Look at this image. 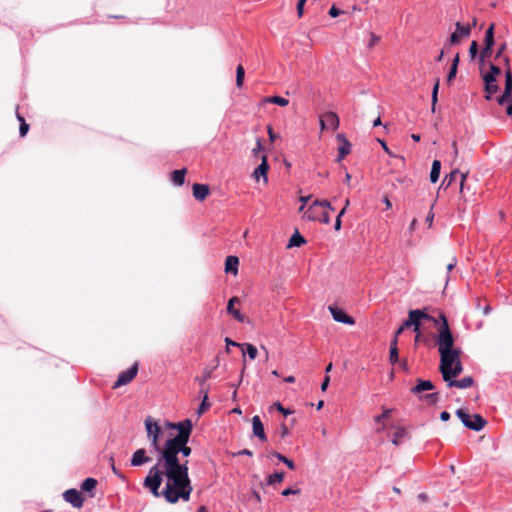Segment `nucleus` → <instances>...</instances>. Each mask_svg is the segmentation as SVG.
Here are the masks:
<instances>
[{"label": "nucleus", "instance_id": "nucleus-55", "mask_svg": "<svg viewBox=\"0 0 512 512\" xmlns=\"http://www.w3.org/2000/svg\"><path fill=\"white\" fill-rule=\"evenodd\" d=\"M299 493H300L299 489H292V488H286L282 491L283 496H289L292 494H299Z\"/></svg>", "mask_w": 512, "mask_h": 512}, {"label": "nucleus", "instance_id": "nucleus-20", "mask_svg": "<svg viewBox=\"0 0 512 512\" xmlns=\"http://www.w3.org/2000/svg\"><path fill=\"white\" fill-rule=\"evenodd\" d=\"M461 174V181H460V192H463L464 184L468 176L467 172H460L459 169H454L450 172L448 176H446L443 180V184L447 183V186H449L456 178L457 174Z\"/></svg>", "mask_w": 512, "mask_h": 512}, {"label": "nucleus", "instance_id": "nucleus-33", "mask_svg": "<svg viewBox=\"0 0 512 512\" xmlns=\"http://www.w3.org/2000/svg\"><path fill=\"white\" fill-rule=\"evenodd\" d=\"M494 27L495 25L491 24L485 33L484 42L486 46H493L494 44Z\"/></svg>", "mask_w": 512, "mask_h": 512}, {"label": "nucleus", "instance_id": "nucleus-28", "mask_svg": "<svg viewBox=\"0 0 512 512\" xmlns=\"http://www.w3.org/2000/svg\"><path fill=\"white\" fill-rule=\"evenodd\" d=\"M97 483V480L94 478H86L81 484V489L85 492L91 493V496H94L92 492L96 488Z\"/></svg>", "mask_w": 512, "mask_h": 512}, {"label": "nucleus", "instance_id": "nucleus-47", "mask_svg": "<svg viewBox=\"0 0 512 512\" xmlns=\"http://www.w3.org/2000/svg\"><path fill=\"white\" fill-rule=\"evenodd\" d=\"M478 53V44L476 41H472L469 47V54L471 59H474Z\"/></svg>", "mask_w": 512, "mask_h": 512}, {"label": "nucleus", "instance_id": "nucleus-10", "mask_svg": "<svg viewBox=\"0 0 512 512\" xmlns=\"http://www.w3.org/2000/svg\"><path fill=\"white\" fill-rule=\"evenodd\" d=\"M329 311L336 322L344 323L347 325H354L355 320L353 317L347 315L342 309L335 306H329Z\"/></svg>", "mask_w": 512, "mask_h": 512}, {"label": "nucleus", "instance_id": "nucleus-53", "mask_svg": "<svg viewBox=\"0 0 512 512\" xmlns=\"http://www.w3.org/2000/svg\"><path fill=\"white\" fill-rule=\"evenodd\" d=\"M225 343H226V351L229 352L230 351V348L229 347H232V346H237V347H242L243 345L242 344H239V343H236L234 342L233 340H231L230 338H225Z\"/></svg>", "mask_w": 512, "mask_h": 512}, {"label": "nucleus", "instance_id": "nucleus-19", "mask_svg": "<svg viewBox=\"0 0 512 512\" xmlns=\"http://www.w3.org/2000/svg\"><path fill=\"white\" fill-rule=\"evenodd\" d=\"M420 326H421V323H417L409 312L408 318L406 320H404L403 323L401 324V326L396 330V336H400L405 329L410 328V327H413L414 332H419Z\"/></svg>", "mask_w": 512, "mask_h": 512}, {"label": "nucleus", "instance_id": "nucleus-35", "mask_svg": "<svg viewBox=\"0 0 512 512\" xmlns=\"http://www.w3.org/2000/svg\"><path fill=\"white\" fill-rule=\"evenodd\" d=\"M244 76L245 70L244 67L240 64L237 66L236 69V85L238 88H241L243 86Z\"/></svg>", "mask_w": 512, "mask_h": 512}, {"label": "nucleus", "instance_id": "nucleus-43", "mask_svg": "<svg viewBox=\"0 0 512 512\" xmlns=\"http://www.w3.org/2000/svg\"><path fill=\"white\" fill-rule=\"evenodd\" d=\"M399 360V351H398V348H390V353H389V361L392 365H394L395 363H397Z\"/></svg>", "mask_w": 512, "mask_h": 512}, {"label": "nucleus", "instance_id": "nucleus-63", "mask_svg": "<svg viewBox=\"0 0 512 512\" xmlns=\"http://www.w3.org/2000/svg\"><path fill=\"white\" fill-rule=\"evenodd\" d=\"M341 224H342L341 218L336 217L335 224H334V229L336 231H339L341 229Z\"/></svg>", "mask_w": 512, "mask_h": 512}, {"label": "nucleus", "instance_id": "nucleus-9", "mask_svg": "<svg viewBox=\"0 0 512 512\" xmlns=\"http://www.w3.org/2000/svg\"><path fill=\"white\" fill-rule=\"evenodd\" d=\"M437 320H438L439 327H438V336H437V339H436V344H437L438 347H440V345H441V340L440 339H441L443 334H445V333L449 334L451 339H454V338H453V335H452V332L450 330V327H449V324H448V321H447V318H446L445 314L441 312L439 314V317H438Z\"/></svg>", "mask_w": 512, "mask_h": 512}, {"label": "nucleus", "instance_id": "nucleus-46", "mask_svg": "<svg viewBox=\"0 0 512 512\" xmlns=\"http://www.w3.org/2000/svg\"><path fill=\"white\" fill-rule=\"evenodd\" d=\"M500 73H501V69L497 65L492 64V63L489 65V71L486 72V74L492 75L495 78H497V76L500 75Z\"/></svg>", "mask_w": 512, "mask_h": 512}, {"label": "nucleus", "instance_id": "nucleus-41", "mask_svg": "<svg viewBox=\"0 0 512 512\" xmlns=\"http://www.w3.org/2000/svg\"><path fill=\"white\" fill-rule=\"evenodd\" d=\"M406 436V430L404 428H399L393 435L392 443L394 445H399L402 438Z\"/></svg>", "mask_w": 512, "mask_h": 512}, {"label": "nucleus", "instance_id": "nucleus-30", "mask_svg": "<svg viewBox=\"0 0 512 512\" xmlns=\"http://www.w3.org/2000/svg\"><path fill=\"white\" fill-rule=\"evenodd\" d=\"M263 102L264 103L276 104V105H279V106H282V107H285V106H287L289 104L288 99H286L284 97H280V96L265 97L263 99Z\"/></svg>", "mask_w": 512, "mask_h": 512}, {"label": "nucleus", "instance_id": "nucleus-8", "mask_svg": "<svg viewBox=\"0 0 512 512\" xmlns=\"http://www.w3.org/2000/svg\"><path fill=\"white\" fill-rule=\"evenodd\" d=\"M63 498L66 502L70 503L75 508H81L84 503V498L80 491L77 489H68L63 493Z\"/></svg>", "mask_w": 512, "mask_h": 512}, {"label": "nucleus", "instance_id": "nucleus-27", "mask_svg": "<svg viewBox=\"0 0 512 512\" xmlns=\"http://www.w3.org/2000/svg\"><path fill=\"white\" fill-rule=\"evenodd\" d=\"M186 172H187V170L185 168L179 169V170H174L171 174L172 182L177 186L183 185Z\"/></svg>", "mask_w": 512, "mask_h": 512}, {"label": "nucleus", "instance_id": "nucleus-60", "mask_svg": "<svg viewBox=\"0 0 512 512\" xmlns=\"http://www.w3.org/2000/svg\"><path fill=\"white\" fill-rule=\"evenodd\" d=\"M112 471L115 475H117L120 479L125 480L124 475L116 468L115 465H112Z\"/></svg>", "mask_w": 512, "mask_h": 512}, {"label": "nucleus", "instance_id": "nucleus-49", "mask_svg": "<svg viewBox=\"0 0 512 512\" xmlns=\"http://www.w3.org/2000/svg\"><path fill=\"white\" fill-rule=\"evenodd\" d=\"M273 407H275L279 412H281L282 414H284L285 416L289 415L292 413V411H290L289 409H285L281 403L279 402H275L273 404Z\"/></svg>", "mask_w": 512, "mask_h": 512}, {"label": "nucleus", "instance_id": "nucleus-56", "mask_svg": "<svg viewBox=\"0 0 512 512\" xmlns=\"http://www.w3.org/2000/svg\"><path fill=\"white\" fill-rule=\"evenodd\" d=\"M262 149H263V146L261 143V139H257L256 147L252 150L253 155L256 156L258 154V152H260Z\"/></svg>", "mask_w": 512, "mask_h": 512}, {"label": "nucleus", "instance_id": "nucleus-38", "mask_svg": "<svg viewBox=\"0 0 512 512\" xmlns=\"http://www.w3.org/2000/svg\"><path fill=\"white\" fill-rule=\"evenodd\" d=\"M439 79L436 80L435 84H434V87H433V90H432V106H431V110L432 112H435V108H436V104H437V101H438V90H439Z\"/></svg>", "mask_w": 512, "mask_h": 512}, {"label": "nucleus", "instance_id": "nucleus-61", "mask_svg": "<svg viewBox=\"0 0 512 512\" xmlns=\"http://www.w3.org/2000/svg\"><path fill=\"white\" fill-rule=\"evenodd\" d=\"M378 142L381 144L382 148L384 149V151H385L387 154H389V155H391V154H392V153H391V151L389 150V148H388V146H387L386 142H385L384 140L378 139Z\"/></svg>", "mask_w": 512, "mask_h": 512}, {"label": "nucleus", "instance_id": "nucleus-42", "mask_svg": "<svg viewBox=\"0 0 512 512\" xmlns=\"http://www.w3.org/2000/svg\"><path fill=\"white\" fill-rule=\"evenodd\" d=\"M246 347V353L248 354L250 359H255L257 357V348L249 343L244 344Z\"/></svg>", "mask_w": 512, "mask_h": 512}, {"label": "nucleus", "instance_id": "nucleus-44", "mask_svg": "<svg viewBox=\"0 0 512 512\" xmlns=\"http://www.w3.org/2000/svg\"><path fill=\"white\" fill-rule=\"evenodd\" d=\"M492 54V46H486L480 53V61L483 63L486 58H489Z\"/></svg>", "mask_w": 512, "mask_h": 512}, {"label": "nucleus", "instance_id": "nucleus-26", "mask_svg": "<svg viewBox=\"0 0 512 512\" xmlns=\"http://www.w3.org/2000/svg\"><path fill=\"white\" fill-rule=\"evenodd\" d=\"M391 413H392V409L383 408L382 414L374 417V422L380 425V427L377 428V432H380L385 429L384 422L386 419H388L390 417Z\"/></svg>", "mask_w": 512, "mask_h": 512}, {"label": "nucleus", "instance_id": "nucleus-36", "mask_svg": "<svg viewBox=\"0 0 512 512\" xmlns=\"http://www.w3.org/2000/svg\"><path fill=\"white\" fill-rule=\"evenodd\" d=\"M17 119L20 122V127H19L20 136L24 137V136H26V134L29 131V125L26 123L24 117L21 116L19 113H17Z\"/></svg>", "mask_w": 512, "mask_h": 512}, {"label": "nucleus", "instance_id": "nucleus-25", "mask_svg": "<svg viewBox=\"0 0 512 512\" xmlns=\"http://www.w3.org/2000/svg\"><path fill=\"white\" fill-rule=\"evenodd\" d=\"M323 118L326 120L327 125H329L333 130L338 129L340 120L335 112L328 111L323 115Z\"/></svg>", "mask_w": 512, "mask_h": 512}, {"label": "nucleus", "instance_id": "nucleus-59", "mask_svg": "<svg viewBox=\"0 0 512 512\" xmlns=\"http://www.w3.org/2000/svg\"><path fill=\"white\" fill-rule=\"evenodd\" d=\"M398 337L396 336V333L394 334V337L392 338L390 342V348H398Z\"/></svg>", "mask_w": 512, "mask_h": 512}, {"label": "nucleus", "instance_id": "nucleus-32", "mask_svg": "<svg viewBox=\"0 0 512 512\" xmlns=\"http://www.w3.org/2000/svg\"><path fill=\"white\" fill-rule=\"evenodd\" d=\"M284 472H276L267 477V483L269 485H274L276 483H281L284 479Z\"/></svg>", "mask_w": 512, "mask_h": 512}, {"label": "nucleus", "instance_id": "nucleus-45", "mask_svg": "<svg viewBox=\"0 0 512 512\" xmlns=\"http://www.w3.org/2000/svg\"><path fill=\"white\" fill-rule=\"evenodd\" d=\"M318 218L316 220H319L320 222L324 224L330 223V215L327 211L323 210L321 213H317Z\"/></svg>", "mask_w": 512, "mask_h": 512}, {"label": "nucleus", "instance_id": "nucleus-16", "mask_svg": "<svg viewBox=\"0 0 512 512\" xmlns=\"http://www.w3.org/2000/svg\"><path fill=\"white\" fill-rule=\"evenodd\" d=\"M448 387H456L459 389H466L474 385V379L471 376H466L460 380L455 378L445 381Z\"/></svg>", "mask_w": 512, "mask_h": 512}, {"label": "nucleus", "instance_id": "nucleus-22", "mask_svg": "<svg viewBox=\"0 0 512 512\" xmlns=\"http://www.w3.org/2000/svg\"><path fill=\"white\" fill-rule=\"evenodd\" d=\"M417 385L411 389L413 394H420L424 391L433 390L434 384L430 380L417 379Z\"/></svg>", "mask_w": 512, "mask_h": 512}, {"label": "nucleus", "instance_id": "nucleus-29", "mask_svg": "<svg viewBox=\"0 0 512 512\" xmlns=\"http://www.w3.org/2000/svg\"><path fill=\"white\" fill-rule=\"evenodd\" d=\"M441 170V162L439 160H434L432 163V168L430 172V181L432 183H436L439 179Z\"/></svg>", "mask_w": 512, "mask_h": 512}, {"label": "nucleus", "instance_id": "nucleus-2", "mask_svg": "<svg viewBox=\"0 0 512 512\" xmlns=\"http://www.w3.org/2000/svg\"><path fill=\"white\" fill-rule=\"evenodd\" d=\"M441 345L438 347L440 354L439 371L444 381L451 380L459 376L463 371V365L460 360L461 351L454 348V339L449 334H443Z\"/></svg>", "mask_w": 512, "mask_h": 512}, {"label": "nucleus", "instance_id": "nucleus-24", "mask_svg": "<svg viewBox=\"0 0 512 512\" xmlns=\"http://www.w3.org/2000/svg\"><path fill=\"white\" fill-rule=\"evenodd\" d=\"M239 259L236 256L230 255L225 260V272L237 275Z\"/></svg>", "mask_w": 512, "mask_h": 512}, {"label": "nucleus", "instance_id": "nucleus-13", "mask_svg": "<svg viewBox=\"0 0 512 512\" xmlns=\"http://www.w3.org/2000/svg\"><path fill=\"white\" fill-rule=\"evenodd\" d=\"M340 146L338 148L339 155L337 161H342L351 152V143L347 140L344 134H338L336 136Z\"/></svg>", "mask_w": 512, "mask_h": 512}, {"label": "nucleus", "instance_id": "nucleus-4", "mask_svg": "<svg viewBox=\"0 0 512 512\" xmlns=\"http://www.w3.org/2000/svg\"><path fill=\"white\" fill-rule=\"evenodd\" d=\"M456 415L465 427L474 431H480L487 425V421L480 414L470 415L464 409H458Z\"/></svg>", "mask_w": 512, "mask_h": 512}, {"label": "nucleus", "instance_id": "nucleus-54", "mask_svg": "<svg viewBox=\"0 0 512 512\" xmlns=\"http://www.w3.org/2000/svg\"><path fill=\"white\" fill-rule=\"evenodd\" d=\"M289 429L288 427L286 426V424H281L280 426V436L282 439H284L287 435H289Z\"/></svg>", "mask_w": 512, "mask_h": 512}, {"label": "nucleus", "instance_id": "nucleus-18", "mask_svg": "<svg viewBox=\"0 0 512 512\" xmlns=\"http://www.w3.org/2000/svg\"><path fill=\"white\" fill-rule=\"evenodd\" d=\"M253 434L258 437L261 441H266L267 437L264 431L263 423L259 416L255 415L252 418Z\"/></svg>", "mask_w": 512, "mask_h": 512}, {"label": "nucleus", "instance_id": "nucleus-40", "mask_svg": "<svg viewBox=\"0 0 512 512\" xmlns=\"http://www.w3.org/2000/svg\"><path fill=\"white\" fill-rule=\"evenodd\" d=\"M420 399L425 401L428 405H434L438 402L439 395H438V393H429V394H426V395L420 397Z\"/></svg>", "mask_w": 512, "mask_h": 512}, {"label": "nucleus", "instance_id": "nucleus-11", "mask_svg": "<svg viewBox=\"0 0 512 512\" xmlns=\"http://www.w3.org/2000/svg\"><path fill=\"white\" fill-rule=\"evenodd\" d=\"M317 206H320L322 208H327V209H329L331 211L334 210V208L331 206L330 202H328L327 200H322V201L315 200L309 206L307 211L305 212V215L307 216L308 219L315 221L318 218L317 211H316V207Z\"/></svg>", "mask_w": 512, "mask_h": 512}, {"label": "nucleus", "instance_id": "nucleus-3", "mask_svg": "<svg viewBox=\"0 0 512 512\" xmlns=\"http://www.w3.org/2000/svg\"><path fill=\"white\" fill-rule=\"evenodd\" d=\"M145 429L147 433V439L150 441L151 447L158 453L161 454L162 446H160V436L162 434V428L160 425L153 420L152 417L145 419Z\"/></svg>", "mask_w": 512, "mask_h": 512}, {"label": "nucleus", "instance_id": "nucleus-17", "mask_svg": "<svg viewBox=\"0 0 512 512\" xmlns=\"http://www.w3.org/2000/svg\"><path fill=\"white\" fill-rule=\"evenodd\" d=\"M193 196L198 201H203L210 193V188L206 184L195 183L192 186Z\"/></svg>", "mask_w": 512, "mask_h": 512}, {"label": "nucleus", "instance_id": "nucleus-31", "mask_svg": "<svg viewBox=\"0 0 512 512\" xmlns=\"http://www.w3.org/2000/svg\"><path fill=\"white\" fill-rule=\"evenodd\" d=\"M306 242V240L304 239V237L298 232L296 231L290 238L289 240V244H288V247H300L301 245H303L304 243Z\"/></svg>", "mask_w": 512, "mask_h": 512}, {"label": "nucleus", "instance_id": "nucleus-52", "mask_svg": "<svg viewBox=\"0 0 512 512\" xmlns=\"http://www.w3.org/2000/svg\"><path fill=\"white\" fill-rule=\"evenodd\" d=\"M456 74H457V67H452L450 68V71L447 75V82L448 83H451L453 81V79L456 77Z\"/></svg>", "mask_w": 512, "mask_h": 512}, {"label": "nucleus", "instance_id": "nucleus-23", "mask_svg": "<svg viewBox=\"0 0 512 512\" xmlns=\"http://www.w3.org/2000/svg\"><path fill=\"white\" fill-rule=\"evenodd\" d=\"M412 317L415 319L417 323H421V320H429L432 321L435 325H438V320L432 316H430L428 313H426L425 310L415 309L409 311Z\"/></svg>", "mask_w": 512, "mask_h": 512}, {"label": "nucleus", "instance_id": "nucleus-57", "mask_svg": "<svg viewBox=\"0 0 512 512\" xmlns=\"http://www.w3.org/2000/svg\"><path fill=\"white\" fill-rule=\"evenodd\" d=\"M267 132H268L270 141L273 142L276 139V137H277L276 134L273 131V128L271 126H268Z\"/></svg>", "mask_w": 512, "mask_h": 512}, {"label": "nucleus", "instance_id": "nucleus-39", "mask_svg": "<svg viewBox=\"0 0 512 512\" xmlns=\"http://www.w3.org/2000/svg\"><path fill=\"white\" fill-rule=\"evenodd\" d=\"M212 376V369L205 368L204 372L201 376L196 377V381L200 384V386H203L207 380H209Z\"/></svg>", "mask_w": 512, "mask_h": 512}, {"label": "nucleus", "instance_id": "nucleus-37", "mask_svg": "<svg viewBox=\"0 0 512 512\" xmlns=\"http://www.w3.org/2000/svg\"><path fill=\"white\" fill-rule=\"evenodd\" d=\"M272 455L275 456L279 461L286 464L289 469L295 470L296 467L292 460L288 459L287 457H285L284 455H282L281 453H278V452H273Z\"/></svg>", "mask_w": 512, "mask_h": 512}, {"label": "nucleus", "instance_id": "nucleus-7", "mask_svg": "<svg viewBox=\"0 0 512 512\" xmlns=\"http://www.w3.org/2000/svg\"><path fill=\"white\" fill-rule=\"evenodd\" d=\"M138 373V363H134V365L126 371H123L119 374L117 381L113 384L112 388L117 389L123 385H127L130 383Z\"/></svg>", "mask_w": 512, "mask_h": 512}, {"label": "nucleus", "instance_id": "nucleus-12", "mask_svg": "<svg viewBox=\"0 0 512 512\" xmlns=\"http://www.w3.org/2000/svg\"><path fill=\"white\" fill-rule=\"evenodd\" d=\"M481 74H482V79L484 82V90L488 94L486 96V99L489 100L490 95L495 94L499 89V87L497 85V80L492 75H488V74L482 73V72H481Z\"/></svg>", "mask_w": 512, "mask_h": 512}, {"label": "nucleus", "instance_id": "nucleus-21", "mask_svg": "<svg viewBox=\"0 0 512 512\" xmlns=\"http://www.w3.org/2000/svg\"><path fill=\"white\" fill-rule=\"evenodd\" d=\"M261 160H262L261 164L254 170L253 176L255 177V179L257 181L259 180L260 176H262L264 179V182H267V172L269 169L267 156L263 155Z\"/></svg>", "mask_w": 512, "mask_h": 512}, {"label": "nucleus", "instance_id": "nucleus-48", "mask_svg": "<svg viewBox=\"0 0 512 512\" xmlns=\"http://www.w3.org/2000/svg\"><path fill=\"white\" fill-rule=\"evenodd\" d=\"M307 0H298V3H297V15L299 18H301L303 16V13H304V5L306 3Z\"/></svg>", "mask_w": 512, "mask_h": 512}, {"label": "nucleus", "instance_id": "nucleus-62", "mask_svg": "<svg viewBox=\"0 0 512 512\" xmlns=\"http://www.w3.org/2000/svg\"><path fill=\"white\" fill-rule=\"evenodd\" d=\"M440 419L442 421H448L450 419V414L447 411H443L440 414Z\"/></svg>", "mask_w": 512, "mask_h": 512}, {"label": "nucleus", "instance_id": "nucleus-64", "mask_svg": "<svg viewBox=\"0 0 512 512\" xmlns=\"http://www.w3.org/2000/svg\"><path fill=\"white\" fill-rule=\"evenodd\" d=\"M456 266V259L453 258L450 263L447 264V270L448 272L452 271L454 267Z\"/></svg>", "mask_w": 512, "mask_h": 512}, {"label": "nucleus", "instance_id": "nucleus-14", "mask_svg": "<svg viewBox=\"0 0 512 512\" xmlns=\"http://www.w3.org/2000/svg\"><path fill=\"white\" fill-rule=\"evenodd\" d=\"M151 461V457L147 456L144 448L137 449L131 458V466L139 467Z\"/></svg>", "mask_w": 512, "mask_h": 512}, {"label": "nucleus", "instance_id": "nucleus-50", "mask_svg": "<svg viewBox=\"0 0 512 512\" xmlns=\"http://www.w3.org/2000/svg\"><path fill=\"white\" fill-rule=\"evenodd\" d=\"M329 15L332 17V18H336L338 17L339 15H341L342 13H344L342 10L338 9L335 5H333L330 10H329Z\"/></svg>", "mask_w": 512, "mask_h": 512}, {"label": "nucleus", "instance_id": "nucleus-34", "mask_svg": "<svg viewBox=\"0 0 512 512\" xmlns=\"http://www.w3.org/2000/svg\"><path fill=\"white\" fill-rule=\"evenodd\" d=\"M210 406H211V404L208 400V390H205V395H204L202 402L197 410L198 415H202L203 413H205L210 408Z\"/></svg>", "mask_w": 512, "mask_h": 512}, {"label": "nucleus", "instance_id": "nucleus-58", "mask_svg": "<svg viewBox=\"0 0 512 512\" xmlns=\"http://www.w3.org/2000/svg\"><path fill=\"white\" fill-rule=\"evenodd\" d=\"M329 381H330V377L329 376H325L322 384H321V390L322 391H325L329 385Z\"/></svg>", "mask_w": 512, "mask_h": 512}, {"label": "nucleus", "instance_id": "nucleus-15", "mask_svg": "<svg viewBox=\"0 0 512 512\" xmlns=\"http://www.w3.org/2000/svg\"><path fill=\"white\" fill-rule=\"evenodd\" d=\"M235 304H240V299L236 296L232 297L228 301L227 305V313L232 315L237 321L244 322L245 316L234 307Z\"/></svg>", "mask_w": 512, "mask_h": 512}, {"label": "nucleus", "instance_id": "nucleus-6", "mask_svg": "<svg viewBox=\"0 0 512 512\" xmlns=\"http://www.w3.org/2000/svg\"><path fill=\"white\" fill-rule=\"evenodd\" d=\"M471 34V26L462 25L460 22L455 23V31L450 35L447 43L449 45H457L460 43L462 38H467Z\"/></svg>", "mask_w": 512, "mask_h": 512}, {"label": "nucleus", "instance_id": "nucleus-51", "mask_svg": "<svg viewBox=\"0 0 512 512\" xmlns=\"http://www.w3.org/2000/svg\"><path fill=\"white\" fill-rule=\"evenodd\" d=\"M380 41V37L377 36L376 34L374 33H371L370 34V42L368 44V47L369 48H372L374 47L378 42Z\"/></svg>", "mask_w": 512, "mask_h": 512}, {"label": "nucleus", "instance_id": "nucleus-5", "mask_svg": "<svg viewBox=\"0 0 512 512\" xmlns=\"http://www.w3.org/2000/svg\"><path fill=\"white\" fill-rule=\"evenodd\" d=\"M505 64V87L503 94L498 97L497 102L499 105H504L512 100V70L510 67V59L508 56L503 58Z\"/></svg>", "mask_w": 512, "mask_h": 512}, {"label": "nucleus", "instance_id": "nucleus-1", "mask_svg": "<svg viewBox=\"0 0 512 512\" xmlns=\"http://www.w3.org/2000/svg\"><path fill=\"white\" fill-rule=\"evenodd\" d=\"M171 427L177 429L178 434L165 441L161 454L143 481V486L154 497L163 496L167 502L174 504L179 499L188 501L193 490L188 473V460L181 461L178 456L182 454L183 457H188L192 452L187 445L192 423L186 419L171 424Z\"/></svg>", "mask_w": 512, "mask_h": 512}]
</instances>
